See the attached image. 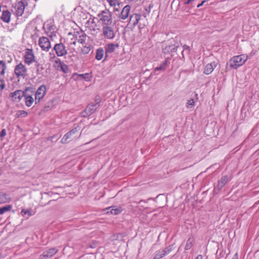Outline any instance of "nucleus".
<instances>
[{
	"label": "nucleus",
	"instance_id": "obj_29",
	"mask_svg": "<svg viewBox=\"0 0 259 259\" xmlns=\"http://www.w3.org/2000/svg\"><path fill=\"white\" fill-rule=\"evenodd\" d=\"M104 55V49L102 48H100L96 51V59L98 60H101L103 58Z\"/></svg>",
	"mask_w": 259,
	"mask_h": 259
},
{
	"label": "nucleus",
	"instance_id": "obj_27",
	"mask_svg": "<svg viewBox=\"0 0 259 259\" xmlns=\"http://www.w3.org/2000/svg\"><path fill=\"white\" fill-rule=\"evenodd\" d=\"M177 51V47L174 45H171L166 46L163 49V52L164 54H169L171 52H175Z\"/></svg>",
	"mask_w": 259,
	"mask_h": 259
},
{
	"label": "nucleus",
	"instance_id": "obj_28",
	"mask_svg": "<svg viewBox=\"0 0 259 259\" xmlns=\"http://www.w3.org/2000/svg\"><path fill=\"white\" fill-rule=\"evenodd\" d=\"M7 70L6 62L4 60H0V76H4Z\"/></svg>",
	"mask_w": 259,
	"mask_h": 259
},
{
	"label": "nucleus",
	"instance_id": "obj_46",
	"mask_svg": "<svg viewBox=\"0 0 259 259\" xmlns=\"http://www.w3.org/2000/svg\"><path fill=\"white\" fill-rule=\"evenodd\" d=\"M195 259H203V257L201 254H199Z\"/></svg>",
	"mask_w": 259,
	"mask_h": 259
},
{
	"label": "nucleus",
	"instance_id": "obj_7",
	"mask_svg": "<svg viewBox=\"0 0 259 259\" xmlns=\"http://www.w3.org/2000/svg\"><path fill=\"white\" fill-rule=\"evenodd\" d=\"M174 249L173 245H169L164 249H160L155 252L153 259H160L168 254Z\"/></svg>",
	"mask_w": 259,
	"mask_h": 259
},
{
	"label": "nucleus",
	"instance_id": "obj_2",
	"mask_svg": "<svg viewBox=\"0 0 259 259\" xmlns=\"http://www.w3.org/2000/svg\"><path fill=\"white\" fill-rule=\"evenodd\" d=\"M98 17L102 26L113 25L112 15L109 11L104 10L101 11L98 14Z\"/></svg>",
	"mask_w": 259,
	"mask_h": 259
},
{
	"label": "nucleus",
	"instance_id": "obj_16",
	"mask_svg": "<svg viewBox=\"0 0 259 259\" xmlns=\"http://www.w3.org/2000/svg\"><path fill=\"white\" fill-rule=\"evenodd\" d=\"M58 250L55 247L49 249V250L44 251L43 253L40 255L39 259H48L50 258L58 252Z\"/></svg>",
	"mask_w": 259,
	"mask_h": 259
},
{
	"label": "nucleus",
	"instance_id": "obj_40",
	"mask_svg": "<svg viewBox=\"0 0 259 259\" xmlns=\"http://www.w3.org/2000/svg\"><path fill=\"white\" fill-rule=\"evenodd\" d=\"M6 87L5 81L0 77V92H2Z\"/></svg>",
	"mask_w": 259,
	"mask_h": 259
},
{
	"label": "nucleus",
	"instance_id": "obj_26",
	"mask_svg": "<svg viewBox=\"0 0 259 259\" xmlns=\"http://www.w3.org/2000/svg\"><path fill=\"white\" fill-rule=\"evenodd\" d=\"M141 19V15L137 14H134L130 17V21L133 25L136 26L138 24Z\"/></svg>",
	"mask_w": 259,
	"mask_h": 259
},
{
	"label": "nucleus",
	"instance_id": "obj_4",
	"mask_svg": "<svg viewBox=\"0 0 259 259\" xmlns=\"http://www.w3.org/2000/svg\"><path fill=\"white\" fill-rule=\"evenodd\" d=\"M14 74L17 78H24L27 75V69L22 62H20L15 67Z\"/></svg>",
	"mask_w": 259,
	"mask_h": 259
},
{
	"label": "nucleus",
	"instance_id": "obj_3",
	"mask_svg": "<svg viewBox=\"0 0 259 259\" xmlns=\"http://www.w3.org/2000/svg\"><path fill=\"white\" fill-rule=\"evenodd\" d=\"M43 29L45 33L51 38L56 36L55 32L56 27L52 20L47 21L43 25Z\"/></svg>",
	"mask_w": 259,
	"mask_h": 259
},
{
	"label": "nucleus",
	"instance_id": "obj_9",
	"mask_svg": "<svg viewBox=\"0 0 259 259\" xmlns=\"http://www.w3.org/2000/svg\"><path fill=\"white\" fill-rule=\"evenodd\" d=\"M47 93V87L45 84L40 85L35 94V104L38 103Z\"/></svg>",
	"mask_w": 259,
	"mask_h": 259
},
{
	"label": "nucleus",
	"instance_id": "obj_11",
	"mask_svg": "<svg viewBox=\"0 0 259 259\" xmlns=\"http://www.w3.org/2000/svg\"><path fill=\"white\" fill-rule=\"evenodd\" d=\"M58 57H63L67 55V51L63 43L56 44L53 48Z\"/></svg>",
	"mask_w": 259,
	"mask_h": 259
},
{
	"label": "nucleus",
	"instance_id": "obj_20",
	"mask_svg": "<svg viewBox=\"0 0 259 259\" xmlns=\"http://www.w3.org/2000/svg\"><path fill=\"white\" fill-rule=\"evenodd\" d=\"M107 214L111 213L114 215H117L120 213L123 209L121 207H116L115 206H112L107 208L105 210Z\"/></svg>",
	"mask_w": 259,
	"mask_h": 259
},
{
	"label": "nucleus",
	"instance_id": "obj_43",
	"mask_svg": "<svg viewBox=\"0 0 259 259\" xmlns=\"http://www.w3.org/2000/svg\"><path fill=\"white\" fill-rule=\"evenodd\" d=\"M35 62L36 63V67L37 68V71H38V70H39V69H40V68H41V69H43L42 67L40 65V64L37 63V62H36V61H35Z\"/></svg>",
	"mask_w": 259,
	"mask_h": 259
},
{
	"label": "nucleus",
	"instance_id": "obj_13",
	"mask_svg": "<svg viewBox=\"0 0 259 259\" xmlns=\"http://www.w3.org/2000/svg\"><path fill=\"white\" fill-rule=\"evenodd\" d=\"M170 64V59L169 58H167L165 59V60L161 62L159 66L156 67L154 70V71L151 73V75L152 74H158V73H156V72L157 71H164L167 69V68L168 67L169 65Z\"/></svg>",
	"mask_w": 259,
	"mask_h": 259
},
{
	"label": "nucleus",
	"instance_id": "obj_19",
	"mask_svg": "<svg viewBox=\"0 0 259 259\" xmlns=\"http://www.w3.org/2000/svg\"><path fill=\"white\" fill-rule=\"evenodd\" d=\"M119 47V45L116 44H112L110 43L107 45L105 46V58H107L108 57V55L114 52L116 48H118Z\"/></svg>",
	"mask_w": 259,
	"mask_h": 259
},
{
	"label": "nucleus",
	"instance_id": "obj_31",
	"mask_svg": "<svg viewBox=\"0 0 259 259\" xmlns=\"http://www.w3.org/2000/svg\"><path fill=\"white\" fill-rule=\"evenodd\" d=\"M194 238L193 237H190L187 241V243L185 247V250L190 249L193 245Z\"/></svg>",
	"mask_w": 259,
	"mask_h": 259
},
{
	"label": "nucleus",
	"instance_id": "obj_47",
	"mask_svg": "<svg viewBox=\"0 0 259 259\" xmlns=\"http://www.w3.org/2000/svg\"><path fill=\"white\" fill-rule=\"evenodd\" d=\"M232 259H238V253H236L235 254V255H234V256L232 258Z\"/></svg>",
	"mask_w": 259,
	"mask_h": 259
},
{
	"label": "nucleus",
	"instance_id": "obj_30",
	"mask_svg": "<svg viewBox=\"0 0 259 259\" xmlns=\"http://www.w3.org/2000/svg\"><path fill=\"white\" fill-rule=\"evenodd\" d=\"M10 200L9 195L6 193H0V204L6 203Z\"/></svg>",
	"mask_w": 259,
	"mask_h": 259
},
{
	"label": "nucleus",
	"instance_id": "obj_49",
	"mask_svg": "<svg viewBox=\"0 0 259 259\" xmlns=\"http://www.w3.org/2000/svg\"><path fill=\"white\" fill-rule=\"evenodd\" d=\"M76 42L75 41H73L71 43V44H72L73 45H76Z\"/></svg>",
	"mask_w": 259,
	"mask_h": 259
},
{
	"label": "nucleus",
	"instance_id": "obj_37",
	"mask_svg": "<svg viewBox=\"0 0 259 259\" xmlns=\"http://www.w3.org/2000/svg\"><path fill=\"white\" fill-rule=\"evenodd\" d=\"M28 113L26 111L24 110H19L16 114V117L17 118L19 117H25L27 116Z\"/></svg>",
	"mask_w": 259,
	"mask_h": 259
},
{
	"label": "nucleus",
	"instance_id": "obj_23",
	"mask_svg": "<svg viewBox=\"0 0 259 259\" xmlns=\"http://www.w3.org/2000/svg\"><path fill=\"white\" fill-rule=\"evenodd\" d=\"M131 10V6L129 5L125 6L122 10L119 18L122 20L126 19L129 15V13Z\"/></svg>",
	"mask_w": 259,
	"mask_h": 259
},
{
	"label": "nucleus",
	"instance_id": "obj_12",
	"mask_svg": "<svg viewBox=\"0 0 259 259\" xmlns=\"http://www.w3.org/2000/svg\"><path fill=\"white\" fill-rule=\"evenodd\" d=\"M78 132V129L77 127H75L71 130L70 132L67 133L63 137L61 140L62 143H67L71 140L74 138V136Z\"/></svg>",
	"mask_w": 259,
	"mask_h": 259
},
{
	"label": "nucleus",
	"instance_id": "obj_39",
	"mask_svg": "<svg viewBox=\"0 0 259 259\" xmlns=\"http://www.w3.org/2000/svg\"><path fill=\"white\" fill-rule=\"evenodd\" d=\"M195 101L194 99H191L188 100L186 103V107L188 108H192L195 106Z\"/></svg>",
	"mask_w": 259,
	"mask_h": 259
},
{
	"label": "nucleus",
	"instance_id": "obj_24",
	"mask_svg": "<svg viewBox=\"0 0 259 259\" xmlns=\"http://www.w3.org/2000/svg\"><path fill=\"white\" fill-rule=\"evenodd\" d=\"M22 92L24 94V97L32 96L34 93V89L33 87H29L26 88L24 91H22Z\"/></svg>",
	"mask_w": 259,
	"mask_h": 259
},
{
	"label": "nucleus",
	"instance_id": "obj_50",
	"mask_svg": "<svg viewBox=\"0 0 259 259\" xmlns=\"http://www.w3.org/2000/svg\"><path fill=\"white\" fill-rule=\"evenodd\" d=\"M139 27H140V28H142V27H141V26H140V25H139Z\"/></svg>",
	"mask_w": 259,
	"mask_h": 259
},
{
	"label": "nucleus",
	"instance_id": "obj_6",
	"mask_svg": "<svg viewBox=\"0 0 259 259\" xmlns=\"http://www.w3.org/2000/svg\"><path fill=\"white\" fill-rule=\"evenodd\" d=\"M23 57L25 63L28 65L35 62V57L32 49H25Z\"/></svg>",
	"mask_w": 259,
	"mask_h": 259
},
{
	"label": "nucleus",
	"instance_id": "obj_15",
	"mask_svg": "<svg viewBox=\"0 0 259 259\" xmlns=\"http://www.w3.org/2000/svg\"><path fill=\"white\" fill-rule=\"evenodd\" d=\"M25 6L22 2H19L14 7V12L17 16H21L24 13Z\"/></svg>",
	"mask_w": 259,
	"mask_h": 259
},
{
	"label": "nucleus",
	"instance_id": "obj_8",
	"mask_svg": "<svg viewBox=\"0 0 259 259\" xmlns=\"http://www.w3.org/2000/svg\"><path fill=\"white\" fill-rule=\"evenodd\" d=\"M102 33L106 39H112L115 37V33L112 25L102 27Z\"/></svg>",
	"mask_w": 259,
	"mask_h": 259
},
{
	"label": "nucleus",
	"instance_id": "obj_41",
	"mask_svg": "<svg viewBox=\"0 0 259 259\" xmlns=\"http://www.w3.org/2000/svg\"><path fill=\"white\" fill-rule=\"evenodd\" d=\"M111 6H115L117 4V0H107Z\"/></svg>",
	"mask_w": 259,
	"mask_h": 259
},
{
	"label": "nucleus",
	"instance_id": "obj_32",
	"mask_svg": "<svg viewBox=\"0 0 259 259\" xmlns=\"http://www.w3.org/2000/svg\"><path fill=\"white\" fill-rule=\"evenodd\" d=\"M25 105L28 107H29L32 106L35 100L33 98L32 96L24 97Z\"/></svg>",
	"mask_w": 259,
	"mask_h": 259
},
{
	"label": "nucleus",
	"instance_id": "obj_1",
	"mask_svg": "<svg viewBox=\"0 0 259 259\" xmlns=\"http://www.w3.org/2000/svg\"><path fill=\"white\" fill-rule=\"evenodd\" d=\"M248 60L246 54H241L233 57L229 62L230 67L232 69H236L242 66Z\"/></svg>",
	"mask_w": 259,
	"mask_h": 259
},
{
	"label": "nucleus",
	"instance_id": "obj_18",
	"mask_svg": "<svg viewBox=\"0 0 259 259\" xmlns=\"http://www.w3.org/2000/svg\"><path fill=\"white\" fill-rule=\"evenodd\" d=\"M94 18H90L85 23V27L91 33L95 32L97 26L96 22L95 21Z\"/></svg>",
	"mask_w": 259,
	"mask_h": 259
},
{
	"label": "nucleus",
	"instance_id": "obj_17",
	"mask_svg": "<svg viewBox=\"0 0 259 259\" xmlns=\"http://www.w3.org/2000/svg\"><path fill=\"white\" fill-rule=\"evenodd\" d=\"M218 64V62L217 61H213L207 64L205 66L203 73L206 75H209L211 74L214 69V68L217 66Z\"/></svg>",
	"mask_w": 259,
	"mask_h": 259
},
{
	"label": "nucleus",
	"instance_id": "obj_21",
	"mask_svg": "<svg viewBox=\"0 0 259 259\" xmlns=\"http://www.w3.org/2000/svg\"><path fill=\"white\" fill-rule=\"evenodd\" d=\"M23 93L21 90H17L10 94V96L13 98V101L19 102L23 97Z\"/></svg>",
	"mask_w": 259,
	"mask_h": 259
},
{
	"label": "nucleus",
	"instance_id": "obj_44",
	"mask_svg": "<svg viewBox=\"0 0 259 259\" xmlns=\"http://www.w3.org/2000/svg\"><path fill=\"white\" fill-rule=\"evenodd\" d=\"M194 1V0H186L184 4H187V5H188V4H192V3Z\"/></svg>",
	"mask_w": 259,
	"mask_h": 259
},
{
	"label": "nucleus",
	"instance_id": "obj_35",
	"mask_svg": "<svg viewBox=\"0 0 259 259\" xmlns=\"http://www.w3.org/2000/svg\"><path fill=\"white\" fill-rule=\"evenodd\" d=\"M11 209L12 206L11 205H7L0 207V214H3L6 212L10 211Z\"/></svg>",
	"mask_w": 259,
	"mask_h": 259
},
{
	"label": "nucleus",
	"instance_id": "obj_22",
	"mask_svg": "<svg viewBox=\"0 0 259 259\" xmlns=\"http://www.w3.org/2000/svg\"><path fill=\"white\" fill-rule=\"evenodd\" d=\"M11 13L8 10H3L2 12V15L1 17V19L4 22L9 23L11 21Z\"/></svg>",
	"mask_w": 259,
	"mask_h": 259
},
{
	"label": "nucleus",
	"instance_id": "obj_36",
	"mask_svg": "<svg viewBox=\"0 0 259 259\" xmlns=\"http://www.w3.org/2000/svg\"><path fill=\"white\" fill-rule=\"evenodd\" d=\"M39 30L37 27H35L33 29V33L31 34V37L33 40L36 39L39 36Z\"/></svg>",
	"mask_w": 259,
	"mask_h": 259
},
{
	"label": "nucleus",
	"instance_id": "obj_38",
	"mask_svg": "<svg viewBox=\"0 0 259 259\" xmlns=\"http://www.w3.org/2000/svg\"><path fill=\"white\" fill-rule=\"evenodd\" d=\"M21 214L23 217L27 215V218L33 215L30 209H22L21 211Z\"/></svg>",
	"mask_w": 259,
	"mask_h": 259
},
{
	"label": "nucleus",
	"instance_id": "obj_42",
	"mask_svg": "<svg viewBox=\"0 0 259 259\" xmlns=\"http://www.w3.org/2000/svg\"><path fill=\"white\" fill-rule=\"evenodd\" d=\"M6 135V131L5 129L2 130L0 132V137H4Z\"/></svg>",
	"mask_w": 259,
	"mask_h": 259
},
{
	"label": "nucleus",
	"instance_id": "obj_33",
	"mask_svg": "<svg viewBox=\"0 0 259 259\" xmlns=\"http://www.w3.org/2000/svg\"><path fill=\"white\" fill-rule=\"evenodd\" d=\"M91 50V45L89 44L85 45L81 49V53L84 55L88 54Z\"/></svg>",
	"mask_w": 259,
	"mask_h": 259
},
{
	"label": "nucleus",
	"instance_id": "obj_25",
	"mask_svg": "<svg viewBox=\"0 0 259 259\" xmlns=\"http://www.w3.org/2000/svg\"><path fill=\"white\" fill-rule=\"evenodd\" d=\"M228 182V177L227 176H224L219 181L217 187L218 189H221Z\"/></svg>",
	"mask_w": 259,
	"mask_h": 259
},
{
	"label": "nucleus",
	"instance_id": "obj_34",
	"mask_svg": "<svg viewBox=\"0 0 259 259\" xmlns=\"http://www.w3.org/2000/svg\"><path fill=\"white\" fill-rule=\"evenodd\" d=\"M87 37V35L84 33H82L81 35H79L77 38V41L81 44H83L85 42L86 38Z\"/></svg>",
	"mask_w": 259,
	"mask_h": 259
},
{
	"label": "nucleus",
	"instance_id": "obj_48",
	"mask_svg": "<svg viewBox=\"0 0 259 259\" xmlns=\"http://www.w3.org/2000/svg\"><path fill=\"white\" fill-rule=\"evenodd\" d=\"M204 3V1L202 2V3H200V4H198V5H197V7H198V8H199L200 7L202 6L203 5V3Z\"/></svg>",
	"mask_w": 259,
	"mask_h": 259
},
{
	"label": "nucleus",
	"instance_id": "obj_45",
	"mask_svg": "<svg viewBox=\"0 0 259 259\" xmlns=\"http://www.w3.org/2000/svg\"><path fill=\"white\" fill-rule=\"evenodd\" d=\"M183 50H188L189 51H190V47L186 45H185L183 46Z\"/></svg>",
	"mask_w": 259,
	"mask_h": 259
},
{
	"label": "nucleus",
	"instance_id": "obj_10",
	"mask_svg": "<svg viewBox=\"0 0 259 259\" xmlns=\"http://www.w3.org/2000/svg\"><path fill=\"white\" fill-rule=\"evenodd\" d=\"M38 45L42 50L48 52L51 48V44L49 38L45 36L39 37Z\"/></svg>",
	"mask_w": 259,
	"mask_h": 259
},
{
	"label": "nucleus",
	"instance_id": "obj_14",
	"mask_svg": "<svg viewBox=\"0 0 259 259\" xmlns=\"http://www.w3.org/2000/svg\"><path fill=\"white\" fill-rule=\"evenodd\" d=\"M54 66L57 69H60L64 73H67L69 71L68 65L65 64L59 58H56L55 61Z\"/></svg>",
	"mask_w": 259,
	"mask_h": 259
},
{
	"label": "nucleus",
	"instance_id": "obj_5",
	"mask_svg": "<svg viewBox=\"0 0 259 259\" xmlns=\"http://www.w3.org/2000/svg\"><path fill=\"white\" fill-rule=\"evenodd\" d=\"M96 101V103H91L88 105L87 108L81 112L82 117H86L95 112L100 106V101L97 100Z\"/></svg>",
	"mask_w": 259,
	"mask_h": 259
}]
</instances>
